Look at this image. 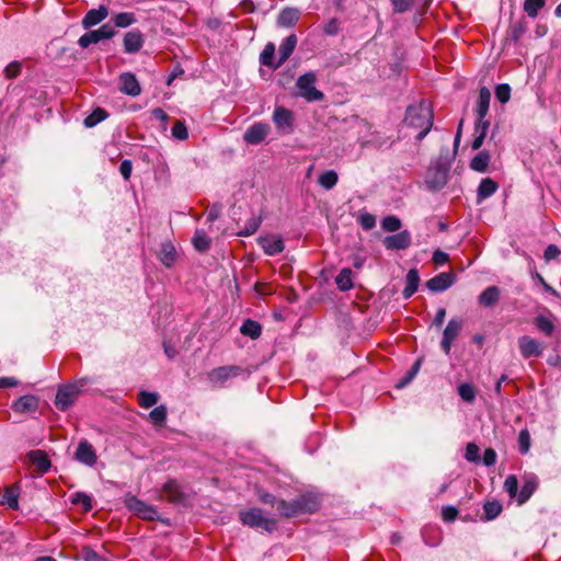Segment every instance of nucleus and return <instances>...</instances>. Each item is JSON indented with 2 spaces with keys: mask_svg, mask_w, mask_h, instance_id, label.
Instances as JSON below:
<instances>
[{
  "mask_svg": "<svg viewBox=\"0 0 561 561\" xmlns=\"http://www.w3.org/2000/svg\"><path fill=\"white\" fill-rule=\"evenodd\" d=\"M559 254H560V250L558 249V247L554 244H550L545 250L543 257L547 262H549L551 260L557 259L559 256Z\"/></svg>",
  "mask_w": 561,
  "mask_h": 561,
  "instance_id": "62",
  "label": "nucleus"
},
{
  "mask_svg": "<svg viewBox=\"0 0 561 561\" xmlns=\"http://www.w3.org/2000/svg\"><path fill=\"white\" fill-rule=\"evenodd\" d=\"M339 28H340V25H339V21L336 19H331L325 25H324V28H323V32L327 34V35H335L337 34L339 32Z\"/></svg>",
  "mask_w": 561,
  "mask_h": 561,
  "instance_id": "61",
  "label": "nucleus"
},
{
  "mask_svg": "<svg viewBox=\"0 0 561 561\" xmlns=\"http://www.w3.org/2000/svg\"><path fill=\"white\" fill-rule=\"evenodd\" d=\"M495 96L501 103H506L511 98V87L508 84H499L495 88Z\"/></svg>",
  "mask_w": 561,
  "mask_h": 561,
  "instance_id": "52",
  "label": "nucleus"
},
{
  "mask_svg": "<svg viewBox=\"0 0 561 561\" xmlns=\"http://www.w3.org/2000/svg\"><path fill=\"white\" fill-rule=\"evenodd\" d=\"M108 9L105 5L89 10L81 22L83 28L90 30L92 26L100 24L108 16Z\"/></svg>",
  "mask_w": 561,
  "mask_h": 561,
  "instance_id": "17",
  "label": "nucleus"
},
{
  "mask_svg": "<svg viewBox=\"0 0 561 561\" xmlns=\"http://www.w3.org/2000/svg\"><path fill=\"white\" fill-rule=\"evenodd\" d=\"M159 257L164 266L171 267L176 260L174 245L171 242L162 243Z\"/></svg>",
  "mask_w": 561,
  "mask_h": 561,
  "instance_id": "30",
  "label": "nucleus"
},
{
  "mask_svg": "<svg viewBox=\"0 0 561 561\" xmlns=\"http://www.w3.org/2000/svg\"><path fill=\"white\" fill-rule=\"evenodd\" d=\"M404 123L412 128L420 129L416 139L422 140L433 126V113L427 102L421 101L407 108Z\"/></svg>",
  "mask_w": 561,
  "mask_h": 561,
  "instance_id": "2",
  "label": "nucleus"
},
{
  "mask_svg": "<svg viewBox=\"0 0 561 561\" xmlns=\"http://www.w3.org/2000/svg\"><path fill=\"white\" fill-rule=\"evenodd\" d=\"M193 245L197 251H206L210 247V238L202 229H197L193 237Z\"/></svg>",
  "mask_w": 561,
  "mask_h": 561,
  "instance_id": "35",
  "label": "nucleus"
},
{
  "mask_svg": "<svg viewBox=\"0 0 561 561\" xmlns=\"http://www.w3.org/2000/svg\"><path fill=\"white\" fill-rule=\"evenodd\" d=\"M37 408L38 399L31 394L21 397L12 405V409L18 413L34 412Z\"/></svg>",
  "mask_w": 561,
  "mask_h": 561,
  "instance_id": "24",
  "label": "nucleus"
},
{
  "mask_svg": "<svg viewBox=\"0 0 561 561\" xmlns=\"http://www.w3.org/2000/svg\"><path fill=\"white\" fill-rule=\"evenodd\" d=\"M538 482L536 478H530L524 482L520 492L518 493V502L525 503L537 489Z\"/></svg>",
  "mask_w": 561,
  "mask_h": 561,
  "instance_id": "36",
  "label": "nucleus"
},
{
  "mask_svg": "<svg viewBox=\"0 0 561 561\" xmlns=\"http://www.w3.org/2000/svg\"><path fill=\"white\" fill-rule=\"evenodd\" d=\"M491 154L489 151H480L471 161L470 168L477 172L484 173L488 171Z\"/></svg>",
  "mask_w": 561,
  "mask_h": 561,
  "instance_id": "29",
  "label": "nucleus"
},
{
  "mask_svg": "<svg viewBox=\"0 0 561 561\" xmlns=\"http://www.w3.org/2000/svg\"><path fill=\"white\" fill-rule=\"evenodd\" d=\"M167 408L164 405H159L149 413V420L152 424L161 426L167 420Z\"/></svg>",
  "mask_w": 561,
  "mask_h": 561,
  "instance_id": "43",
  "label": "nucleus"
},
{
  "mask_svg": "<svg viewBox=\"0 0 561 561\" xmlns=\"http://www.w3.org/2000/svg\"><path fill=\"white\" fill-rule=\"evenodd\" d=\"M127 506L137 516L147 520H156L159 519V512L151 505L146 504L145 502L130 497L127 500Z\"/></svg>",
  "mask_w": 561,
  "mask_h": 561,
  "instance_id": "12",
  "label": "nucleus"
},
{
  "mask_svg": "<svg viewBox=\"0 0 561 561\" xmlns=\"http://www.w3.org/2000/svg\"><path fill=\"white\" fill-rule=\"evenodd\" d=\"M496 462V453L492 448H488L483 454V463L485 466H493Z\"/></svg>",
  "mask_w": 561,
  "mask_h": 561,
  "instance_id": "63",
  "label": "nucleus"
},
{
  "mask_svg": "<svg viewBox=\"0 0 561 561\" xmlns=\"http://www.w3.org/2000/svg\"><path fill=\"white\" fill-rule=\"evenodd\" d=\"M351 268H342L335 278V283L340 290L346 291L353 287Z\"/></svg>",
  "mask_w": 561,
  "mask_h": 561,
  "instance_id": "34",
  "label": "nucleus"
},
{
  "mask_svg": "<svg viewBox=\"0 0 561 561\" xmlns=\"http://www.w3.org/2000/svg\"><path fill=\"white\" fill-rule=\"evenodd\" d=\"M243 373V368L237 365L220 366L207 374L208 380L214 385H224L228 379L236 378Z\"/></svg>",
  "mask_w": 561,
  "mask_h": 561,
  "instance_id": "9",
  "label": "nucleus"
},
{
  "mask_svg": "<svg viewBox=\"0 0 561 561\" xmlns=\"http://www.w3.org/2000/svg\"><path fill=\"white\" fill-rule=\"evenodd\" d=\"M420 366H421V360H420V359H417V360L413 364L412 368L409 370V373H408L407 377H405L402 381H400V383L398 385V387H403V386H405L407 383H409V382H410V381L415 377V375L417 374V371H419V369H420Z\"/></svg>",
  "mask_w": 561,
  "mask_h": 561,
  "instance_id": "57",
  "label": "nucleus"
},
{
  "mask_svg": "<svg viewBox=\"0 0 561 561\" xmlns=\"http://www.w3.org/2000/svg\"><path fill=\"white\" fill-rule=\"evenodd\" d=\"M535 324L539 331H541L548 336H550L553 333L554 324L549 317L542 314L536 317Z\"/></svg>",
  "mask_w": 561,
  "mask_h": 561,
  "instance_id": "39",
  "label": "nucleus"
},
{
  "mask_svg": "<svg viewBox=\"0 0 561 561\" xmlns=\"http://www.w3.org/2000/svg\"><path fill=\"white\" fill-rule=\"evenodd\" d=\"M491 101V92L488 88L482 87L479 91V98L476 104L474 114L481 118H485L489 113Z\"/></svg>",
  "mask_w": 561,
  "mask_h": 561,
  "instance_id": "23",
  "label": "nucleus"
},
{
  "mask_svg": "<svg viewBox=\"0 0 561 561\" xmlns=\"http://www.w3.org/2000/svg\"><path fill=\"white\" fill-rule=\"evenodd\" d=\"M490 127V122L485 118H481L480 116H476L474 123V134L486 136Z\"/></svg>",
  "mask_w": 561,
  "mask_h": 561,
  "instance_id": "55",
  "label": "nucleus"
},
{
  "mask_svg": "<svg viewBox=\"0 0 561 561\" xmlns=\"http://www.w3.org/2000/svg\"><path fill=\"white\" fill-rule=\"evenodd\" d=\"M448 181V170L442 165L430 168L426 172L425 184L432 191L443 188Z\"/></svg>",
  "mask_w": 561,
  "mask_h": 561,
  "instance_id": "11",
  "label": "nucleus"
},
{
  "mask_svg": "<svg viewBox=\"0 0 561 561\" xmlns=\"http://www.w3.org/2000/svg\"><path fill=\"white\" fill-rule=\"evenodd\" d=\"M462 327L463 321L459 318H453L448 321L443 332V339L440 342V347L443 348L446 355L450 353L451 345L460 334Z\"/></svg>",
  "mask_w": 561,
  "mask_h": 561,
  "instance_id": "10",
  "label": "nucleus"
},
{
  "mask_svg": "<svg viewBox=\"0 0 561 561\" xmlns=\"http://www.w3.org/2000/svg\"><path fill=\"white\" fill-rule=\"evenodd\" d=\"M465 457L468 461H477L479 458V447L473 443H469L466 447Z\"/></svg>",
  "mask_w": 561,
  "mask_h": 561,
  "instance_id": "56",
  "label": "nucleus"
},
{
  "mask_svg": "<svg viewBox=\"0 0 561 561\" xmlns=\"http://www.w3.org/2000/svg\"><path fill=\"white\" fill-rule=\"evenodd\" d=\"M172 136L179 140H185L188 138V131L185 124L181 121H176L172 127Z\"/></svg>",
  "mask_w": 561,
  "mask_h": 561,
  "instance_id": "50",
  "label": "nucleus"
},
{
  "mask_svg": "<svg viewBox=\"0 0 561 561\" xmlns=\"http://www.w3.org/2000/svg\"><path fill=\"white\" fill-rule=\"evenodd\" d=\"M240 519L243 525L252 528H262L268 533L273 531L276 527L275 520L264 516L261 508H250L240 512Z\"/></svg>",
  "mask_w": 561,
  "mask_h": 561,
  "instance_id": "4",
  "label": "nucleus"
},
{
  "mask_svg": "<svg viewBox=\"0 0 561 561\" xmlns=\"http://www.w3.org/2000/svg\"><path fill=\"white\" fill-rule=\"evenodd\" d=\"M115 34L116 30H114V26L111 23H105L100 28L89 31L80 36L78 44L81 48H88L92 44L114 37Z\"/></svg>",
  "mask_w": 561,
  "mask_h": 561,
  "instance_id": "5",
  "label": "nucleus"
},
{
  "mask_svg": "<svg viewBox=\"0 0 561 561\" xmlns=\"http://www.w3.org/2000/svg\"><path fill=\"white\" fill-rule=\"evenodd\" d=\"M485 519L492 520L496 518L502 512V505L497 501L486 502L483 506Z\"/></svg>",
  "mask_w": 561,
  "mask_h": 561,
  "instance_id": "44",
  "label": "nucleus"
},
{
  "mask_svg": "<svg viewBox=\"0 0 561 561\" xmlns=\"http://www.w3.org/2000/svg\"><path fill=\"white\" fill-rule=\"evenodd\" d=\"M123 44L126 53H137L144 45V35L138 30L127 32L124 36Z\"/></svg>",
  "mask_w": 561,
  "mask_h": 561,
  "instance_id": "21",
  "label": "nucleus"
},
{
  "mask_svg": "<svg viewBox=\"0 0 561 561\" xmlns=\"http://www.w3.org/2000/svg\"><path fill=\"white\" fill-rule=\"evenodd\" d=\"M272 121L279 133L288 135L294 131L295 114L291 110L284 106H276L273 112Z\"/></svg>",
  "mask_w": 561,
  "mask_h": 561,
  "instance_id": "7",
  "label": "nucleus"
},
{
  "mask_svg": "<svg viewBox=\"0 0 561 561\" xmlns=\"http://www.w3.org/2000/svg\"><path fill=\"white\" fill-rule=\"evenodd\" d=\"M316 77L313 72H305L297 80V88L299 90V94L305 98L308 102L312 101H321L323 99V93L316 89Z\"/></svg>",
  "mask_w": 561,
  "mask_h": 561,
  "instance_id": "6",
  "label": "nucleus"
},
{
  "mask_svg": "<svg viewBox=\"0 0 561 561\" xmlns=\"http://www.w3.org/2000/svg\"><path fill=\"white\" fill-rule=\"evenodd\" d=\"M458 511L454 506H445L442 510V517L445 522H453L457 518Z\"/></svg>",
  "mask_w": 561,
  "mask_h": 561,
  "instance_id": "58",
  "label": "nucleus"
},
{
  "mask_svg": "<svg viewBox=\"0 0 561 561\" xmlns=\"http://www.w3.org/2000/svg\"><path fill=\"white\" fill-rule=\"evenodd\" d=\"M158 401L159 394L157 392L140 391L138 394V402L141 408L149 409Z\"/></svg>",
  "mask_w": 561,
  "mask_h": 561,
  "instance_id": "41",
  "label": "nucleus"
},
{
  "mask_svg": "<svg viewBox=\"0 0 561 561\" xmlns=\"http://www.w3.org/2000/svg\"><path fill=\"white\" fill-rule=\"evenodd\" d=\"M545 0H525L524 11L530 18H536L538 12L543 8Z\"/></svg>",
  "mask_w": 561,
  "mask_h": 561,
  "instance_id": "45",
  "label": "nucleus"
},
{
  "mask_svg": "<svg viewBox=\"0 0 561 561\" xmlns=\"http://www.w3.org/2000/svg\"><path fill=\"white\" fill-rule=\"evenodd\" d=\"M497 184L495 181H493L492 179H483L478 187V198L479 201H482V199H485L490 196H492L496 190H497Z\"/></svg>",
  "mask_w": 561,
  "mask_h": 561,
  "instance_id": "32",
  "label": "nucleus"
},
{
  "mask_svg": "<svg viewBox=\"0 0 561 561\" xmlns=\"http://www.w3.org/2000/svg\"><path fill=\"white\" fill-rule=\"evenodd\" d=\"M19 494H20V488L16 484L5 488L4 493H3L2 503L7 504L12 510H18Z\"/></svg>",
  "mask_w": 561,
  "mask_h": 561,
  "instance_id": "31",
  "label": "nucleus"
},
{
  "mask_svg": "<svg viewBox=\"0 0 561 561\" xmlns=\"http://www.w3.org/2000/svg\"><path fill=\"white\" fill-rule=\"evenodd\" d=\"M162 492L171 503H179L183 500V492L175 480L167 481L162 486Z\"/></svg>",
  "mask_w": 561,
  "mask_h": 561,
  "instance_id": "26",
  "label": "nucleus"
},
{
  "mask_svg": "<svg viewBox=\"0 0 561 561\" xmlns=\"http://www.w3.org/2000/svg\"><path fill=\"white\" fill-rule=\"evenodd\" d=\"M241 333L250 336L251 339H256L261 335V325L253 320H245L240 329Z\"/></svg>",
  "mask_w": 561,
  "mask_h": 561,
  "instance_id": "40",
  "label": "nucleus"
},
{
  "mask_svg": "<svg viewBox=\"0 0 561 561\" xmlns=\"http://www.w3.org/2000/svg\"><path fill=\"white\" fill-rule=\"evenodd\" d=\"M271 131V127L266 123H255L250 126L243 134V140L250 145H259L265 140Z\"/></svg>",
  "mask_w": 561,
  "mask_h": 561,
  "instance_id": "13",
  "label": "nucleus"
},
{
  "mask_svg": "<svg viewBox=\"0 0 561 561\" xmlns=\"http://www.w3.org/2000/svg\"><path fill=\"white\" fill-rule=\"evenodd\" d=\"M394 13H404L412 9L414 0H390Z\"/></svg>",
  "mask_w": 561,
  "mask_h": 561,
  "instance_id": "49",
  "label": "nucleus"
},
{
  "mask_svg": "<svg viewBox=\"0 0 561 561\" xmlns=\"http://www.w3.org/2000/svg\"><path fill=\"white\" fill-rule=\"evenodd\" d=\"M383 243L389 250H403L410 245L411 237L408 231H401L397 234L386 237Z\"/></svg>",
  "mask_w": 561,
  "mask_h": 561,
  "instance_id": "22",
  "label": "nucleus"
},
{
  "mask_svg": "<svg viewBox=\"0 0 561 561\" xmlns=\"http://www.w3.org/2000/svg\"><path fill=\"white\" fill-rule=\"evenodd\" d=\"M518 346L524 358L538 357L543 351L541 344L528 335L518 339Z\"/></svg>",
  "mask_w": 561,
  "mask_h": 561,
  "instance_id": "14",
  "label": "nucleus"
},
{
  "mask_svg": "<svg viewBox=\"0 0 561 561\" xmlns=\"http://www.w3.org/2000/svg\"><path fill=\"white\" fill-rule=\"evenodd\" d=\"M504 489L511 497L516 496L518 491V481L515 476H508L504 482Z\"/></svg>",
  "mask_w": 561,
  "mask_h": 561,
  "instance_id": "53",
  "label": "nucleus"
},
{
  "mask_svg": "<svg viewBox=\"0 0 561 561\" xmlns=\"http://www.w3.org/2000/svg\"><path fill=\"white\" fill-rule=\"evenodd\" d=\"M107 116H108V114L106 113L105 110L98 107L89 116H87L84 118V126L89 127V128L94 127L99 123L106 119Z\"/></svg>",
  "mask_w": 561,
  "mask_h": 561,
  "instance_id": "37",
  "label": "nucleus"
},
{
  "mask_svg": "<svg viewBox=\"0 0 561 561\" xmlns=\"http://www.w3.org/2000/svg\"><path fill=\"white\" fill-rule=\"evenodd\" d=\"M257 242L267 255L279 254L285 248L283 239L275 234L260 237Z\"/></svg>",
  "mask_w": 561,
  "mask_h": 561,
  "instance_id": "16",
  "label": "nucleus"
},
{
  "mask_svg": "<svg viewBox=\"0 0 561 561\" xmlns=\"http://www.w3.org/2000/svg\"><path fill=\"white\" fill-rule=\"evenodd\" d=\"M81 387L82 385L79 386L77 383L60 387L57 391L55 399L56 408L61 411H66L68 408H70L75 403L78 394L80 393Z\"/></svg>",
  "mask_w": 561,
  "mask_h": 561,
  "instance_id": "8",
  "label": "nucleus"
},
{
  "mask_svg": "<svg viewBox=\"0 0 561 561\" xmlns=\"http://www.w3.org/2000/svg\"><path fill=\"white\" fill-rule=\"evenodd\" d=\"M81 557L84 561H100V556L90 547H83Z\"/></svg>",
  "mask_w": 561,
  "mask_h": 561,
  "instance_id": "59",
  "label": "nucleus"
},
{
  "mask_svg": "<svg viewBox=\"0 0 561 561\" xmlns=\"http://www.w3.org/2000/svg\"><path fill=\"white\" fill-rule=\"evenodd\" d=\"M119 90L128 95L137 96L141 89L138 80L131 72H124L119 76Z\"/></svg>",
  "mask_w": 561,
  "mask_h": 561,
  "instance_id": "20",
  "label": "nucleus"
},
{
  "mask_svg": "<svg viewBox=\"0 0 561 561\" xmlns=\"http://www.w3.org/2000/svg\"><path fill=\"white\" fill-rule=\"evenodd\" d=\"M320 501L317 495L302 494L290 502L278 500L276 511L280 516L291 518L302 514H312L318 511Z\"/></svg>",
  "mask_w": 561,
  "mask_h": 561,
  "instance_id": "3",
  "label": "nucleus"
},
{
  "mask_svg": "<svg viewBox=\"0 0 561 561\" xmlns=\"http://www.w3.org/2000/svg\"><path fill=\"white\" fill-rule=\"evenodd\" d=\"M458 394L466 402H473L477 396L474 387L470 383H461L458 387Z\"/></svg>",
  "mask_w": 561,
  "mask_h": 561,
  "instance_id": "47",
  "label": "nucleus"
},
{
  "mask_svg": "<svg viewBox=\"0 0 561 561\" xmlns=\"http://www.w3.org/2000/svg\"><path fill=\"white\" fill-rule=\"evenodd\" d=\"M500 299V289L496 286L485 288L479 296V304L484 307H493Z\"/></svg>",
  "mask_w": 561,
  "mask_h": 561,
  "instance_id": "28",
  "label": "nucleus"
},
{
  "mask_svg": "<svg viewBox=\"0 0 561 561\" xmlns=\"http://www.w3.org/2000/svg\"><path fill=\"white\" fill-rule=\"evenodd\" d=\"M133 171V163L130 160H123L119 165V172L123 175L124 180H129Z\"/></svg>",
  "mask_w": 561,
  "mask_h": 561,
  "instance_id": "60",
  "label": "nucleus"
},
{
  "mask_svg": "<svg viewBox=\"0 0 561 561\" xmlns=\"http://www.w3.org/2000/svg\"><path fill=\"white\" fill-rule=\"evenodd\" d=\"M448 261V254L440 251V250H436L433 254V262L436 264V265H443L445 264L446 262Z\"/></svg>",
  "mask_w": 561,
  "mask_h": 561,
  "instance_id": "64",
  "label": "nucleus"
},
{
  "mask_svg": "<svg viewBox=\"0 0 561 561\" xmlns=\"http://www.w3.org/2000/svg\"><path fill=\"white\" fill-rule=\"evenodd\" d=\"M136 21H137L136 16L133 12H121V13L113 15L112 26H114V30L116 27L125 28V27H128L131 24H134Z\"/></svg>",
  "mask_w": 561,
  "mask_h": 561,
  "instance_id": "33",
  "label": "nucleus"
},
{
  "mask_svg": "<svg viewBox=\"0 0 561 561\" xmlns=\"http://www.w3.org/2000/svg\"><path fill=\"white\" fill-rule=\"evenodd\" d=\"M71 503L73 505H80L84 512L92 510V499L82 492H77L71 496Z\"/></svg>",
  "mask_w": 561,
  "mask_h": 561,
  "instance_id": "42",
  "label": "nucleus"
},
{
  "mask_svg": "<svg viewBox=\"0 0 561 561\" xmlns=\"http://www.w3.org/2000/svg\"><path fill=\"white\" fill-rule=\"evenodd\" d=\"M75 458L79 462L89 467L94 466L98 460V456L95 454L93 446L87 440H82L79 443L75 454Z\"/></svg>",
  "mask_w": 561,
  "mask_h": 561,
  "instance_id": "15",
  "label": "nucleus"
},
{
  "mask_svg": "<svg viewBox=\"0 0 561 561\" xmlns=\"http://www.w3.org/2000/svg\"><path fill=\"white\" fill-rule=\"evenodd\" d=\"M530 434L528 430H522L518 434V447L522 454H527L530 448Z\"/></svg>",
  "mask_w": 561,
  "mask_h": 561,
  "instance_id": "48",
  "label": "nucleus"
},
{
  "mask_svg": "<svg viewBox=\"0 0 561 561\" xmlns=\"http://www.w3.org/2000/svg\"><path fill=\"white\" fill-rule=\"evenodd\" d=\"M419 283H420L419 272L415 268L410 270L407 274L405 287L402 293V295L405 299L410 298L417 290Z\"/></svg>",
  "mask_w": 561,
  "mask_h": 561,
  "instance_id": "27",
  "label": "nucleus"
},
{
  "mask_svg": "<svg viewBox=\"0 0 561 561\" xmlns=\"http://www.w3.org/2000/svg\"><path fill=\"white\" fill-rule=\"evenodd\" d=\"M455 274L440 273L433 278L428 279L426 286L432 291H444L455 283Z\"/></svg>",
  "mask_w": 561,
  "mask_h": 561,
  "instance_id": "18",
  "label": "nucleus"
},
{
  "mask_svg": "<svg viewBox=\"0 0 561 561\" xmlns=\"http://www.w3.org/2000/svg\"><path fill=\"white\" fill-rule=\"evenodd\" d=\"M339 180V175L335 171L329 170L320 174L318 183L325 190L333 188Z\"/></svg>",
  "mask_w": 561,
  "mask_h": 561,
  "instance_id": "38",
  "label": "nucleus"
},
{
  "mask_svg": "<svg viewBox=\"0 0 561 561\" xmlns=\"http://www.w3.org/2000/svg\"><path fill=\"white\" fill-rule=\"evenodd\" d=\"M301 16V12L297 8H284L276 20V24L279 27H293L297 24Z\"/></svg>",
  "mask_w": 561,
  "mask_h": 561,
  "instance_id": "19",
  "label": "nucleus"
},
{
  "mask_svg": "<svg viewBox=\"0 0 561 561\" xmlns=\"http://www.w3.org/2000/svg\"><path fill=\"white\" fill-rule=\"evenodd\" d=\"M27 458L41 473L47 472L50 468V460L48 459L46 453L43 450H32L28 453Z\"/></svg>",
  "mask_w": 561,
  "mask_h": 561,
  "instance_id": "25",
  "label": "nucleus"
},
{
  "mask_svg": "<svg viewBox=\"0 0 561 561\" xmlns=\"http://www.w3.org/2000/svg\"><path fill=\"white\" fill-rule=\"evenodd\" d=\"M358 222L365 230H370L376 226V218L374 215L364 213L358 217Z\"/></svg>",
  "mask_w": 561,
  "mask_h": 561,
  "instance_id": "54",
  "label": "nucleus"
},
{
  "mask_svg": "<svg viewBox=\"0 0 561 561\" xmlns=\"http://www.w3.org/2000/svg\"><path fill=\"white\" fill-rule=\"evenodd\" d=\"M381 226L383 230L394 232L401 228V221L394 216H388L383 218Z\"/></svg>",
  "mask_w": 561,
  "mask_h": 561,
  "instance_id": "51",
  "label": "nucleus"
},
{
  "mask_svg": "<svg viewBox=\"0 0 561 561\" xmlns=\"http://www.w3.org/2000/svg\"><path fill=\"white\" fill-rule=\"evenodd\" d=\"M298 43V37L296 34L288 35L279 45L278 51L276 55V47L274 43H267L261 55L260 61L263 66L277 69L279 68L294 53Z\"/></svg>",
  "mask_w": 561,
  "mask_h": 561,
  "instance_id": "1",
  "label": "nucleus"
},
{
  "mask_svg": "<svg viewBox=\"0 0 561 561\" xmlns=\"http://www.w3.org/2000/svg\"><path fill=\"white\" fill-rule=\"evenodd\" d=\"M260 225L261 218L252 216L247 220L244 228L239 231V236L248 237L254 234L260 228Z\"/></svg>",
  "mask_w": 561,
  "mask_h": 561,
  "instance_id": "46",
  "label": "nucleus"
}]
</instances>
